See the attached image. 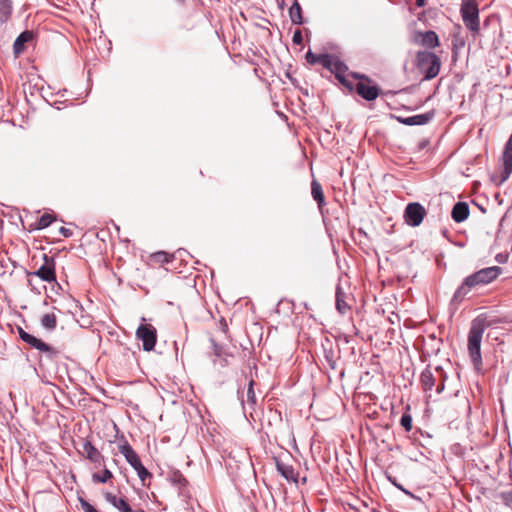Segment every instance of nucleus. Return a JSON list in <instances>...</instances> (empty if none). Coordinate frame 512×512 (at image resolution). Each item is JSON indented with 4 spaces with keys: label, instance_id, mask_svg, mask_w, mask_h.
Returning a JSON list of instances; mask_svg holds the SVG:
<instances>
[{
    "label": "nucleus",
    "instance_id": "obj_1",
    "mask_svg": "<svg viewBox=\"0 0 512 512\" xmlns=\"http://www.w3.org/2000/svg\"><path fill=\"white\" fill-rule=\"evenodd\" d=\"M415 65L424 74V79L430 80L439 74L441 61L435 53L421 50L416 54Z\"/></svg>",
    "mask_w": 512,
    "mask_h": 512
},
{
    "label": "nucleus",
    "instance_id": "obj_2",
    "mask_svg": "<svg viewBox=\"0 0 512 512\" xmlns=\"http://www.w3.org/2000/svg\"><path fill=\"white\" fill-rule=\"evenodd\" d=\"M444 381L442 369L439 367L435 369V373L430 368H426L420 376L421 387L428 397H431L434 386H436V393H441L444 389Z\"/></svg>",
    "mask_w": 512,
    "mask_h": 512
},
{
    "label": "nucleus",
    "instance_id": "obj_3",
    "mask_svg": "<svg viewBox=\"0 0 512 512\" xmlns=\"http://www.w3.org/2000/svg\"><path fill=\"white\" fill-rule=\"evenodd\" d=\"M468 352L475 370L480 366V320L475 318L468 335Z\"/></svg>",
    "mask_w": 512,
    "mask_h": 512
},
{
    "label": "nucleus",
    "instance_id": "obj_4",
    "mask_svg": "<svg viewBox=\"0 0 512 512\" xmlns=\"http://www.w3.org/2000/svg\"><path fill=\"white\" fill-rule=\"evenodd\" d=\"M502 161L503 163L500 169V173H494L491 176V180L496 185H501L502 183H504L512 173V133L505 145Z\"/></svg>",
    "mask_w": 512,
    "mask_h": 512
},
{
    "label": "nucleus",
    "instance_id": "obj_5",
    "mask_svg": "<svg viewBox=\"0 0 512 512\" xmlns=\"http://www.w3.org/2000/svg\"><path fill=\"white\" fill-rule=\"evenodd\" d=\"M478 3L476 0H462L461 15L464 24L471 31L478 30Z\"/></svg>",
    "mask_w": 512,
    "mask_h": 512
},
{
    "label": "nucleus",
    "instance_id": "obj_6",
    "mask_svg": "<svg viewBox=\"0 0 512 512\" xmlns=\"http://www.w3.org/2000/svg\"><path fill=\"white\" fill-rule=\"evenodd\" d=\"M480 284V271L473 273L465 278L463 283L457 288L452 298L454 304L461 303L473 288Z\"/></svg>",
    "mask_w": 512,
    "mask_h": 512
},
{
    "label": "nucleus",
    "instance_id": "obj_7",
    "mask_svg": "<svg viewBox=\"0 0 512 512\" xmlns=\"http://www.w3.org/2000/svg\"><path fill=\"white\" fill-rule=\"evenodd\" d=\"M136 337L142 341L145 351H151L156 344L157 331L151 324H142L137 328Z\"/></svg>",
    "mask_w": 512,
    "mask_h": 512
},
{
    "label": "nucleus",
    "instance_id": "obj_8",
    "mask_svg": "<svg viewBox=\"0 0 512 512\" xmlns=\"http://www.w3.org/2000/svg\"><path fill=\"white\" fill-rule=\"evenodd\" d=\"M425 208L418 202L409 203L404 211V219L405 222L412 226L417 227L422 222L426 216Z\"/></svg>",
    "mask_w": 512,
    "mask_h": 512
},
{
    "label": "nucleus",
    "instance_id": "obj_9",
    "mask_svg": "<svg viewBox=\"0 0 512 512\" xmlns=\"http://www.w3.org/2000/svg\"><path fill=\"white\" fill-rule=\"evenodd\" d=\"M55 260L53 257H49L48 255H43V264L33 273H29L28 275H33L39 277L41 280L51 283L56 281V272H55Z\"/></svg>",
    "mask_w": 512,
    "mask_h": 512
},
{
    "label": "nucleus",
    "instance_id": "obj_10",
    "mask_svg": "<svg viewBox=\"0 0 512 512\" xmlns=\"http://www.w3.org/2000/svg\"><path fill=\"white\" fill-rule=\"evenodd\" d=\"M359 78L361 80L355 86L357 94L365 100H375L380 94V89L376 85H371L370 79L364 76H360Z\"/></svg>",
    "mask_w": 512,
    "mask_h": 512
},
{
    "label": "nucleus",
    "instance_id": "obj_11",
    "mask_svg": "<svg viewBox=\"0 0 512 512\" xmlns=\"http://www.w3.org/2000/svg\"><path fill=\"white\" fill-rule=\"evenodd\" d=\"M413 42L427 49L439 46V38L434 31L416 32L413 36Z\"/></svg>",
    "mask_w": 512,
    "mask_h": 512
},
{
    "label": "nucleus",
    "instance_id": "obj_12",
    "mask_svg": "<svg viewBox=\"0 0 512 512\" xmlns=\"http://www.w3.org/2000/svg\"><path fill=\"white\" fill-rule=\"evenodd\" d=\"M277 471L287 480L294 483L298 482V472L295 470L293 464L284 461L281 458H276Z\"/></svg>",
    "mask_w": 512,
    "mask_h": 512
},
{
    "label": "nucleus",
    "instance_id": "obj_13",
    "mask_svg": "<svg viewBox=\"0 0 512 512\" xmlns=\"http://www.w3.org/2000/svg\"><path fill=\"white\" fill-rule=\"evenodd\" d=\"M347 70H348L347 66L343 62H341L340 60H338L336 58L334 63H333V65H332V68H331L330 72L335 75V77L337 78V80L340 83H342L345 87H347L350 91H352L354 89V86L346 78Z\"/></svg>",
    "mask_w": 512,
    "mask_h": 512
},
{
    "label": "nucleus",
    "instance_id": "obj_14",
    "mask_svg": "<svg viewBox=\"0 0 512 512\" xmlns=\"http://www.w3.org/2000/svg\"><path fill=\"white\" fill-rule=\"evenodd\" d=\"M119 452L125 457L126 461L134 469L137 467L138 464L141 463L138 454L126 439H123V441L119 444Z\"/></svg>",
    "mask_w": 512,
    "mask_h": 512
},
{
    "label": "nucleus",
    "instance_id": "obj_15",
    "mask_svg": "<svg viewBox=\"0 0 512 512\" xmlns=\"http://www.w3.org/2000/svg\"><path fill=\"white\" fill-rule=\"evenodd\" d=\"M34 33L32 31L26 30L22 32L14 41L13 44V53L15 57H18L25 50V44L29 43L33 40Z\"/></svg>",
    "mask_w": 512,
    "mask_h": 512
},
{
    "label": "nucleus",
    "instance_id": "obj_16",
    "mask_svg": "<svg viewBox=\"0 0 512 512\" xmlns=\"http://www.w3.org/2000/svg\"><path fill=\"white\" fill-rule=\"evenodd\" d=\"M104 497L107 502H109L120 512H131L132 508L125 497H117L110 492L105 493Z\"/></svg>",
    "mask_w": 512,
    "mask_h": 512
},
{
    "label": "nucleus",
    "instance_id": "obj_17",
    "mask_svg": "<svg viewBox=\"0 0 512 512\" xmlns=\"http://www.w3.org/2000/svg\"><path fill=\"white\" fill-rule=\"evenodd\" d=\"M469 215V207L465 202H457L451 212L452 219L455 222H462L467 219Z\"/></svg>",
    "mask_w": 512,
    "mask_h": 512
},
{
    "label": "nucleus",
    "instance_id": "obj_18",
    "mask_svg": "<svg viewBox=\"0 0 512 512\" xmlns=\"http://www.w3.org/2000/svg\"><path fill=\"white\" fill-rule=\"evenodd\" d=\"M83 452L85 453L86 458L93 463L100 464L104 459L99 450L89 441L83 444Z\"/></svg>",
    "mask_w": 512,
    "mask_h": 512
},
{
    "label": "nucleus",
    "instance_id": "obj_19",
    "mask_svg": "<svg viewBox=\"0 0 512 512\" xmlns=\"http://www.w3.org/2000/svg\"><path fill=\"white\" fill-rule=\"evenodd\" d=\"M24 337L25 338L23 341L25 343L29 344L31 347H33L39 351H42V352H47V353L53 352V348L50 345L43 342L41 339H38L29 333H27V335Z\"/></svg>",
    "mask_w": 512,
    "mask_h": 512
},
{
    "label": "nucleus",
    "instance_id": "obj_20",
    "mask_svg": "<svg viewBox=\"0 0 512 512\" xmlns=\"http://www.w3.org/2000/svg\"><path fill=\"white\" fill-rule=\"evenodd\" d=\"M12 11V0H0V25H3L10 20Z\"/></svg>",
    "mask_w": 512,
    "mask_h": 512
},
{
    "label": "nucleus",
    "instance_id": "obj_21",
    "mask_svg": "<svg viewBox=\"0 0 512 512\" xmlns=\"http://www.w3.org/2000/svg\"><path fill=\"white\" fill-rule=\"evenodd\" d=\"M311 194L321 209L325 204V196L321 184L316 179H313L311 182Z\"/></svg>",
    "mask_w": 512,
    "mask_h": 512
},
{
    "label": "nucleus",
    "instance_id": "obj_22",
    "mask_svg": "<svg viewBox=\"0 0 512 512\" xmlns=\"http://www.w3.org/2000/svg\"><path fill=\"white\" fill-rule=\"evenodd\" d=\"M433 117V113H426L421 115H415L412 117L405 118L401 120L402 123L406 125H423L430 121Z\"/></svg>",
    "mask_w": 512,
    "mask_h": 512
},
{
    "label": "nucleus",
    "instance_id": "obj_23",
    "mask_svg": "<svg viewBox=\"0 0 512 512\" xmlns=\"http://www.w3.org/2000/svg\"><path fill=\"white\" fill-rule=\"evenodd\" d=\"M56 217L53 214L50 213H44L36 223L31 224V228L34 230H42L50 226L54 221Z\"/></svg>",
    "mask_w": 512,
    "mask_h": 512
},
{
    "label": "nucleus",
    "instance_id": "obj_24",
    "mask_svg": "<svg viewBox=\"0 0 512 512\" xmlns=\"http://www.w3.org/2000/svg\"><path fill=\"white\" fill-rule=\"evenodd\" d=\"M502 272V269L498 266L488 267L482 269V283H490L496 279Z\"/></svg>",
    "mask_w": 512,
    "mask_h": 512
},
{
    "label": "nucleus",
    "instance_id": "obj_25",
    "mask_svg": "<svg viewBox=\"0 0 512 512\" xmlns=\"http://www.w3.org/2000/svg\"><path fill=\"white\" fill-rule=\"evenodd\" d=\"M289 16L293 24H302V8L298 2H294L290 7Z\"/></svg>",
    "mask_w": 512,
    "mask_h": 512
},
{
    "label": "nucleus",
    "instance_id": "obj_26",
    "mask_svg": "<svg viewBox=\"0 0 512 512\" xmlns=\"http://www.w3.org/2000/svg\"><path fill=\"white\" fill-rule=\"evenodd\" d=\"M173 255H170L164 251H159L150 255V261L155 264H165L171 262Z\"/></svg>",
    "mask_w": 512,
    "mask_h": 512
},
{
    "label": "nucleus",
    "instance_id": "obj_27",
    "mask_svg": "<svg viewBox=\"0 0 512 512\" xmlns=\"http://www.w3.org/2000/svg\"><path fill=\"white\" fill-rule=\"evenodd\" d=\"M345 294L340 288L336 291V308L341 314H345L349 310V305L345 301Z\"/></svg>",
    "mask_w": 512,
    "mask_h": 512
},
{
    "label": "nucleus",
    "instance_id": "obj_28",
    "mask_svg": "<svg viewBox=\"0 0 512 512\" xmlns=\"http://www.w3.org/2000/svg\"><path fill=\"white\" fill-rule=\"evenodd\" d=\"M41 324L48 330H53L56 327L57 319L54 313H47L43 315L41 319Z\"/></svg>",
    "mask_w": 512,
    "mask_h": 512
},
{
    "label": "nucleus",
    "instance_id": "obj_29",
    "mask_svg": "<svg viewBox=\"0 0 512 512\" xmlns=\"http://www.w3.org/2000/svg\"><path fill=\"white\" fill-rule=\"evenodd\" d=\"M213 353L216 357L223 358L225 362H227L226 358L231 356V354L224 351L223 347L217 344L214 340H211Z\"/></svg>",
    "mask_w": 512,
    "mask_h": 512
},
{
    "label": "nucleus",
    "instance_id": "obj_30",
    "mask_svg": "<svg viewBox=\"0 0 512 512\" xmlns=\"http://www.w3.org/2000/svg\"><path fill=\"white\" fill-rule=\"evenodd\" d=\"M336 57L329 54H321V58L319 64H321L324 68L331 70L332 65L335 61Z\"/></svg>",
    "mask_w": 512,
    "mask_h": 512
},
{
    "label": "nucleus",
    "instance_id": "obj_31",
    "mask_svg": "<svg viewBox=\"0 0 512 512\" xmlns=\"http://www.w3.org/2000/svg\"><path fill=\"white\" fill-rule=\"evenodd\" d=\"M112 477H113L112 472L108 469H105L101 475L97 474V473L93 474V481L105 483L108 480H110Z\"/></svg>",
    "mask_w": 512,
    "mask_h": 512
},
{
    "label": "nucleus",
    "instance_id": "obj_32",
    "mask_svg": "<svg viewBox=\"0 0 512 512\" xmlns=\"http://www.w3.org/2000/svg\"><path fill=\"white\" fill-rule=\"evenodd\" d=\"M134 470L137 472L142 482H144L146 478L151 477V473L142 465V463L138 464Z\"/></svg>",
    "mask_w": 512,
    "mask_h": 512
},
{
    "label": "nucleus",
    "instance_id": "obj_33",
    "mask_svg": "<svg viewBox=\"0 0 512 512\" xmlns=\"http://www.w3.org/2000/svg\"><path fill=\"white\" fill-rule=\"evenodd\" d=\"M401 426L406 430L410 431L412 429V417L410 414H403L400 420Z\"/></svg>",
    "mask_w": 512,
    "mask_h": 512
},
{
    "label": "nucleus",
    "instance_id": "obj_34",
    "mask_svg": "<svg viewBox=\"0 0 512 512\" xmlns=\"http://www.w3.org/2000/svg\"><path fill=\"white\" fill-rule=\"evenodd\" d=\"M254 381L250 380L248 389H247V402L254 405L256 403V396L254 392Z\"/></svg>",
    "mask_w": 512,
    "mask_h": 512
},
{
    "label": "nucleus",
    "instance_id": "obj_35",
    "mask_svg": "<svg viewBox=\"0 0 512 512\" xmlns=\"http://www.w3.org/2000/svg\"><path fill=\"white\" fill-rule=\"evenodd\" d=\"M503 503L512 508V490L501 494Z\"/></svg>",
    "mask_w": 512,
    "mask_h": 512
},
{
    "label": "nucleus",
    "instance_id": "obj_36",
    "mask_svg": "<svg viewBox=\"0 0 512 512\" xmlns=\"http://www.w3.org/2000/svg\"><path fill=\"white\" fill-rule=\"evenodd\" d=\"M320 58H321V55L314 54L311 51H308L306 54L307 62L310 64L319 63Z\"/></svg>",
    "mask_w": 512,
    "mask_h": 512
},
{
    "label": "nucleus",
    "instance_id": "obj_37",
    "mask_svg": "<svg viewBox=\"0 0 512 512\" xmlns=\"http://www.w3.org/2000/svg\"><path fill=\"white\" fill-rule=\"evenodd\" d=\"M293 43L297 44V45H300L303 41V38H302V33L300 30H296L293 34Z\"/></svg>",
    "mask_w": 512,
    "mask_h": 512
},
{
    "label": "nucleus",
    "instance_id": "obj_38",
    "mask_svg": "<svg viewBox=\"0 0 512 512\" xmlns=\"http://www.w3.org/2000/svg\"><path fill=\"white\" fill-rule=\"evenodd\" d=\"M81 506L84 512H98L91 504L84 500H81Z\"/></svg>",
    "mask_w": 512,
    "mask_h": 512
},
{
    "label": "nucleus",
    "instance_id": "obj_39",
    "mask_svg": "<svg viewBox=\"0 0 512 512\" xmlns=\"http://www.w3.org/2000/svg\"><path fill=\"white\" fill-rule=\"evenodd\" d=\"M59 232L62 236L66 238L71 237L73 235L72 230L66 227H60Z\"/></svg>",
    "mask_w": 512,
    "mask_h": 512
},
{
    "label": "nucleus",
    "instance_id": "obj_40",
    "mask_svg": "<svg viewBox=\"0 0 512 512\" xmlns=\"http://www.w3.org/2000/svg\"><path fill=\"white\" fill-rule=\"evenodd\" d=\"M507 259H508V255H507V254H502V253H500V254H498V255L496 256V260H497V262H499V263H505V262L507 261Z\"/></svg>",
    "mask_w": 512,
    "mask_h": 512
},
{
    "label": "nucleus",
    "instance_id": "obj_41",
    "mask_svg": "<svg viewBox=\"0 0 512 512\" xmlns=\"http://www.w3.org/2000/svg\"><path fill=\"white\" fill-rule=\"evenodd\" d=\"M27 333H28V332H26L23 328L18 327V334H19V336H20V338H21L22 340H24V338H25L24 336H26V335H27Z\"/></svg>",
    "mask_w": 512,
    "mask_h": 512
},
{
    "label": "nucleus",
    "instance_id": "obj_42",
    "mask_svg": "<svg viewBox=\"0 0 512 512\" xmlns=\"http://www.w3.org/2000/svg\"><path fill=\"white\" fill-rule=\"evenodd\" d=\"M425 2L426 0H415V4L418 6V7H422L425 5Z\"/></svg>",
    "mask_w": 512,
    "mask_h": 512
},
{
    "label": "nucleus",
    "instance_id": "obj_43",
    "mask_svg": "<svg viewBox=\"0 0 512 512\" xmlns=\"http://www.w3.org/2000/svg\"><path fill=\"white\" fill-rule=\"evenodd\" d=\"M131 512H145V511L143 509H137V510L131 509Z\"/></svg>",
    "mask_w": 512,
    "mask_h": 512
},
{
    "label": "nucleus",
    "instance_id": "obj_44",
    "mask_svg": "<svg viewBox=\"0 0 512 512\" xmlns=\"http://www.w3.org/2000/svg\"><path fill=\"white\" fill-rule=\"evenodd\" d=\"M223 330H224V332H226V330H227V324H223Z\"/></svg>",
    "mask_w": 512,
    "mask_h": 512
}]
</instances>
